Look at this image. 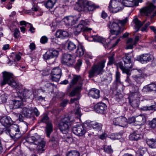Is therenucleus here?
Returning a JSON list of instances; mask_svg holds the SVG:
<instances>
[{"label":"nucleus","mask_w":156,"mask_h":156,"mask_svg":"<svg viewBox=\"0 0 156 156\" xmlns=\"http://www.w3.org/2000/svg\"><path fill=\"white\" fill-rule=\"evenodd\" d=\"M19 90V93L20 94V97L21 98L22 97L23 99H25L30 98L33 94L32 91L30 90H28L26 88L22 89V87Z\"/></svg>","instance_id":"nucleus-16"},{"label":"nucleus","mask_w":156,"mask_h":156,"mask_svg":"<svg viewBox=\"0 0 156 156\" xmlns=\"http://www.w3.org/2000/svg\"><path fill=\"white\" fill-rule=\"evenodd\" d=\"M107 109L106 105L102 102L99 103L94 106V110L98 113L104 114Z\"/></svg>","instance_id":"nucleus-17"},{"label":"nucleus","mask_w":156,"mask_h":156,"mask_svg":"<svg viewBox=\"0 0 156 156\" xmlns=\"http://www.w3.org/2000/svg\"><path fill=\"white\" fill-rule=\"evenodd\" d=\"M73 133L78 136H83L86 133V130L82 125H76L73 128Z\"/></svg>","instance_id":"nucleus-15"},{"label":"nucleus","mask_w":156,"mask_h":156,"mask_svg":"<svg viewBox=\"0 0 156 156\" xmlns=\"http://www.w3.org/2000/svg\"><path fill=\"white\" fill-rule=\"evenodd\" d=\"M7 96L5 94H3L0 96V100L2 102H5L7 99Z\"/></svg>","instance_id":"nucleus-56"},{"label":"nucleus","mask_w":156,"mask_h":156,"mask_svg":"<svg viewBox=\"0 0 156 156\" xmlns=\"http://www.w3.org/2000/svg\"><path fill=\"white\" fill-rule=\"evenodd\" d=\"M75 122L73 118L68 115H66L60 121L59 128L61 132L66 134L69 131L70 126Z\"/></svg>","instance_id":"nucleus-2"},{"label":"nucleus","mask_w":156,"mask_h":156,"mask_svg":"<svg viewBox=\"0 0 156 156\" xmlns=\"http://www.w3.org/2000/svg\"><path fill=\"white\" fill-rule=\"evenodd\" d=\"M134 66L133 64H131V65L129 66L128 65H126L125 64V66H123V64L122 62H119L117 64V66L118 68H119L122 71L123 73L127 72L128 71L130 70L131 69L133 70L135 69L133 68Z\"/></svg>","instance_id":"nucleus-21"},{"label":"nucleus","mask_w":156,"mask_h":156,"mask_svg":"<svg viewBox=\"0 0 156 156\" xmlns=\"http://www.w3.org/2000/svg\"><path fill=\"white\" fill-rule=\"evenodd\" d=\"M126 43L128 44L126 47L127 49H132L134 46L136 45V44H135L133 39L132 38L129 39L126 41Z\"/></svg>","instance_id":"nucleus-41"},{"label":"nucleus","mask_w":156,"mask_h":156,"mask_svg":"<svg viewBox=\"0 0 156 156\" xmlns=\"http://www.w3.org/2000/svg\"><path fill=\"white\" fill-rule=\"evenodd\" d=\"M132 99L131 98V96H129V103L134 108H138L139 105L140 101V97H135L132 96Z\"/></svg>","instance_id":"nucleus-24"},{"label":"nucleus","mask_w":156,"mask_h":156,"mask_svg":"<svg viewBox=\"0 0 156 156\" xmlns=\"http://www.w3.org/2000/svg\"><path fill=\"white\" fill-rule=\"evenodd\" d=\"M66 156H80V154L76 151H71L66 154Z\"/></svg>","instance_id":"nucleus-47"},{"label":"nucleus","mask_w":156,"mask_h":156,"mask_svg":"<svg viewBox=\"0 0 156 156\" xmlns=\"http://www.w3.org/2000/svg\"><path fill=\"white\" fill-rule=\"evenodd\" d=\"M155 8V6L153 3H150L147 6L141 8L140 10V12L141 15L149 16Z\"/></svg>","instance_id":"nucleus-10"},{"label":"nucleus","mask_w":156,"mask_h":156,"mask_svg":"<svg viewBox=\"0 0 156 156\" xmlns=\"http://www.w3.org/2000/svg\"><path fill=\"white\" fill-rule=\"evenodd\" d=\"M33 111L36 116H38L39 115L40 113L38 109L36 107L33 108Z\"/></svg>","instance_id":"nucleus-62"},{"label":"nucleus","mask_w":156,"mask_h":156,"mask_svg":"<svg viewBox=\"0 0 156 156\" xmlns=\"http://www.w3.org/2000/svg\"><path fill=\"white\" fill-rule=\"evenodd\" d=\"M99 6H96L94 4L90 2L84 1L83 3V7L81 8L79 11L83 10L88 11L89 12L92 11L96 8H99Z\"/></svg>","instance_id":"nucleus-11"},{"label":"nucleus","mask_w":156,"mask_h":156,"mask_svg":"<svg viewBox=\"0 0 156 156\" xmlns=\"http://www.w3.org/2000/svg\"><path fill=\"white\" fill-rule=\"evenodd\" d=\"M105 61H102L97 64L94 65L89 72V77L92 78L102 74L103 72V68L105 66Z\"/></svg>","instance_id":"nucleus-3"},{"label":"nucleus","mask_w":156,"mask_h":156,"mask_svg":"<svg viewBox=\"0 0 156 156\" xmlns=\"http://www.w3.org/2000/svg\"><path fill=\"white\" fill-rule=\"evenodd\" d=\"M55 36L57 38H63L64 37L68 36L69 34L66 31L58 30L57 31L55 34Z\"/></svg>","instance_id":"nucleus-34"},{"label":"nucleus","mask_w":156,"mask_h":156,"mask_svg":"<svg viewBox=\"0 0 156 156\" xmlns=\"http://www.w3.org/2000/svg\"><path fill=\"white\" fill-rule=\"evenodd\" d=\"M89 95L94 98L97 99L100 97V91L94 88L90 90Z\"/></svg>","instance_id":"nucleus-26"},{"label":"nucleus","mask_w":156,"mask_h":156,"mask_svg":"<svg viewBox=\"0 0 156 156\" xmlns=\"http://www.w3.org/2000/svg\"><path fill=\"white\" fill-rule=\"evenodd\" d=\"M93 40L95 41L98 42H101L103 44L104 46L106 48L105 46L108 45V42L107 43L106 42V40L105 39L102 38L100 36H94L93 37Z\"/></svg>","instance_id":"nucleus-33"},{"label":"nucleus","mask_w":156,"mask_h":156,"mask_svg":"<svg viewBox=\"0 0 156 156\" xmlns=\"http://www.w3.org/2000/svg\"><path fill=\"white\" fill-rule=\"evenodd\" d=\"M0 123L3 126L6 127L12 125L13 123L11 119L9 116H4L0 120Z\"/></svg>","instance_id":"nucleus-23"},{"label":"nucleus","mask_w":156,"mask_h":156,"mask_svg":"<svg viewBox=\"0 0 156 156\" xmlns=\"http://www.w3.org/2000/svg\"><path fill=\"white\" fill-rule=\"evenodd\" d=\"M151 24V23L150 22H148L147 23H146L144 26L142 27V29H141V30L142 31H145L147 27Z\"/></svg>","instance_id":"nucleus-63"},{"label":"nucleus","mask_w":156,"mask_h":156,"mask_svg":"<svg viewBox=\"0 0 156 156\" xmlns=\"http://www.w3.org/2000/svg\"><path fill=\"white\" fill-rule=\"evenodd\" d=\"M143 109L144 110H154L156 111V105H153L149 106L144 107Z\"/></svg>","instance_id":"nucleus-50"},{"label":"nucleus","mask_w":156,"mask_h":156,"mask_svg":"<svg viewBox=\"0 0 156 156\" xmlns=\"http://www.w3.org/2000/svg\"><path fill=\"white\" fill-rule=\"evenodd\" d=\"M121 3L119 1L112 0L108 6V9L111 12L116 13L121 11L123 8L120 6Z\"/></svg>","instance_id":"nucleus-9"},{"label":"nucleus","mask_w":156,"mask_h":156,"mask_svg":"<svg viewBox=\"0 0 156 156\" xmlns=\"http://www.w3.org/2000/svg\"><path fill=\"white\" fill-rule=\"evenodd\" d=\"M136 2V0H128L122 1V4L126 7H133L134 6L138 5V3Z\"/></svg>","instance_id":"nucleus-27"},{"label":"nucleus","mask_w":156,"mask_h":156,"mask_svg":"<svg viewBox=\"0 0 156 156\" xmlns=\"http://www.w3.org/2000/svg\"><path fill=\"white\" fill-rule=\"evenodd\" d=\"M122 59L125 65H127V64L131 63V58L130 56L126 55L122 57Z\"/></svg>","instance_id":"nucleus-46"},{"label":"nucleus","mask_w":156,"mask_h":156,"mask_svg":"<svg viewBox=\"0 0 156 156\" xmlns=\"http://www.w3.org/2000/svg\"><path fill=\"white\" fill-rule=\"evenodd\" d=\"M93 128L98 131L100 130L102 128V126L101 123H95L92 124Z\"/></svg>","instance_id":"nucleus-48"},{"label":"nucleus","mask_w":156,"mask_h":156,"mask_svg":"<svg viewBox=\"0 0 156 156\" xmlns=\"http://www.w3.org/2000/svg\"><path fill=\"white\" fill-rule=\"evenodd\" d=\"M142 91L144 93L156 92V82H153L143 87Z\"/></svg>","instance_id":"nucleus-18"},{"label":"nucleus","mask_w":156,"mask_h":156,"mask_svg":"<svg viewBox=\"0 0 156 156\" xmlns=\"http://www.w3.org/2000/svg\"><path fill=\"white\" fill-rule=\"evenodd\" d=\"M136 123L138 125H141L144 124L146 122V118L144 115H140L136 118Z\"/></svg>","instance_id":"nucleus-29"},{"label":"nucleus","mask_w":156,"mask_h":156,"mask_svg":"<svg viewBox=\"0 0 156 156\" xmlns=\"http://www.w3.org/2000/svg\"><path fill=\"white\" fill-rule=\"evenodd\" d=\"M5 133L9 134L14 141H16L21 136L19 126L17 125H12L5 130Z\"/></svg>","instance_id":"nucleus-5"},{"label":"nucleus","mask_w":156,"mask_h":156,"mask_svg":"<svg viewBox=\"0 0 156 156\" xmlns=\"http://www.w3.org/2000/svg\"><path fill=\"white\" fill-rule=\"evenodd\" d=\"M48 41V37L45 36H44L41 38L40 42L42 44H45Z\"/></svg>","instance_id":"nucleus-53"},{"label":"nucleus","mask_w":156,"mask_h":156,"mask_svg":"<svg viewBox=\"0 0 156 156\" xmlns=\"http://www.w3.org/2000/svg\"><path fill=\"white\" fill-rule=\"evenodd\" d=\"M115 81L117 83H121L120 77L121 74L117 70L115 74Z\"/></svg>","instance_id":"nucleus-51"},{"label":"nucleus","mask_w":156,"mask_h":156,"mask_svg":"<svg viewBox=\"0 0 156 156\" xmlns=\"http://www.w3.org/2000/svg\"><path fill=\"white\" fill-rule=\"evenodd\" d=\"M76 17L75 16H68L64 18V21L69 24H72L75 22Z\"/></svg>","instance_id":"nucleus-36"},{"label":"nucleus","mask_w":156,"mask_h":156,"mask_svg":"<svg viewBox=\"0 0 156 156\" xmlns=\"http://www.w3.org/2000/svg\"><path fill=\"white\" fill-rule=\"evenodd\" d=\"M144 153V150H139L136 152V156H143Z\"/></svg>","instance_id":"nucleus-59"},{"label":"nucleus","mask_w":156,"mask_h":156,"mask_svg":"<svg viewBox=\"0 0 156 156\" xmlns=\"http://www.w3.org/2000/svg\"><path fill=\"white\" fill-rule=\"evenodd\" d=\"M44 86L47 89L49 93L52 94L54 92V88L56 87L55 85L50 83L47 82L45 84Z\"/></svg>","instance_id":"nucleus-38"},{"label":"nucleus","mask_w":156,"mask_h":156,"mask_svg":"<svg viewBox=\"0 0 156 156\" xmlns=\"http://www.w3.org/2000/svg\"><path fill=\"white\" fill-rule=\"evenodd\" d=\"M150 127L154 129L156 127V118H154L148 123Z\"/></svg>","instance_id":"nucleus-49"},{"label":"nucleus","mask_w":156,"mask_h":156,"mask_svg":"<svg viewBox=\"0 0 156 156\" xmlns=\"http://www.w3.org/2000/svg\"><path fill=\"white\" fill-rule=\"evenodd\" d=\"M142 137L141 135L137 132H134L131 134L129 136V138L131 140L137 141Z\"/></svg>","instance_id":"nucleus-31"},{"label":"nucleus","mask_w":156,"mask_h":156,"mask_svg":"<svg viewBox=\"0 0 156 156\" xmlns=\"http://www.w3.org/2000/svg\"><path fill=\"white\" fill-rule=\"evenodd\" d=\"M57 1V0H48L44 3V5L48 9H50L53 7Z\"/></svg>","instance_id":"nucleus-37"},{"label":"nucleus","mask_w":156,"mask_h":156,"mask_svg":"<svg viewBox=\"0 0 156 156\" xmlns=\"http://www.w3.org/2000/svg\"><path fill=\"white\" fill-rule=\"evenodd\" d=\"M154 58L153 56L149 54H143L137 57L138 60L143 63L152 61Z\"/></svg>","instance_id":"nucleus-14"},{"label":"nucleus","mask_w":156,"mask_h":156,"mask_svg":"<svg viewBox=\"0 0 156 156\" xmlns=\"http://www.w3.org/2000/svg\"><path fill=\"white\" fill-rule=\"evenodd\" d=\"M133 21L135 24V27L136 32H137L141 27L145 23L146 20L141 22L136 17L133 19Z\"/></svg>","instance_id":"nucleus-30"},{"label":"nucleus","mask_w":156,"mask_h":156,"mask_svg":"<svg viewBox=\"0 0 156 156\" xmlns=\"http://www.w3.org/2000/svg\"><path fill=\"white\" fill-rule=\"evenodd\" d=\"M83 81V79L82 78L80 75H73L72 79L70 82V85L71 86H73L79 82V86H81L82 87Z\"/></svg>","instance_id":"nucleus-20"},{"label":"nucleus","mask_w":156,"mask_h":156,"mask_svg":"<svg viewBox=\"0 0 156 156\" xmlns=\"http://www.w3.org/2000/svg\"><path fill=\"white\" fill-rule=\"evenodd\" d=\"M108 27L110 29V36L109 38L110 40L116 38L117 36L122 33L121 27L118 24L115 22H109Z\"/></svg>","instance_id":"nucleus-4"},{"label":"nucleus","mask_w":156,"mask_h":156,"mask_svg":"<svg viewBox=\"0 0 156 156\" xmlns=\"http://www.w3.org/2000/svg\"><path fill=\"white\" fill-rule=\"evenodd\" d=\"M3 79L1 82L2 86L8 84L13 88L20 90L23 86L21 84L14 80L12 73L7 72H3Z\"/></svg>","instance_id":"nucleus-1"},{"label":"nucleus","mask_w":156,"mask_h":156,"mask_svg":"<svg viewBox=\"0 0 156 156\" xmlns=\"http://www.w3.org/2000/svg\"><path fill=\"white\" fill-rule=\"evenodd\" d=\"M23 101H25V100L23 99L22 97L21 98L20 97L19 98H18L12 101V108L16 109L20 108L22 102Z\"/></svg>","instance_id":"nucleus-25"},{"label":"nucleus","mask_w":156,"mask_h":156,"mask_svg":"<svg viewBox=\"0 0 156 156\" xmlns=\"http://www.w3.org/2000/svg\"><path fill=\"white\" fill-rule=\"evenodd\" d=\"M85 51L83 46L81 45H80L78 46V48L76 51V54L77 56L81 57L84 53Z\"/></svg>","instance_id":"nucleus-40"},{"label":"nucleus","mask_w":156,"mask_h":156,"mask_svg":"<svg viewBox=\"0 0 156 156\" xmlns=\"http://www.w3.org/2000/svg\"><path fill=\"white\" fill-rule=\"evenodd\" d=\"M51 80L54 81H58L62 75L61 69L59 67H57L53 69L51 71Z\"/></svg>","instance_id":"nucleus-12"},{"label":"nucleus","mask_w":156,"mask_h":156,"mask_svg":"<svg viewBox=\"0 0 156 156\" xmlns=\"http://www.w3.org/2000/svg\"><path fill=\"white\" fill-rule=\"evenodd\" d=\"M40 121L41 122L45 123L46 124V125L52 123L51 121L49 119L48 115H43L40 120Z\"/></svg>","instance_id":"nucleus-45"},{"label":"nucleus","mask_w":156,"mask_h":156,"mask_svg":"<svg viewBox=\"0 0 156 156\" xmlns=\"http://www.w3.org/2000/svg\"><path fill=\"white\" fill-rule=\"evenodd\" d=\"M82 86H77L75 87L69 93V95L71 97H73L75 96L79 95L82 90Z\"/></svg>","instance_id":"nucleus-28"},{"label":"nucleus","mask_w":156,"mask_h":156,"mask_svg":"<svg viewBox=\"0 0 156 156\" xmlns=\"http://www.w3.org/2000/svg\"><path fill=\"white\" fill-rule=\"evenodd\" d=\"M147 144L152 148H156V142L153 139H147L146 140Z\"/></svg>","instance_id":"nucleus-42"},{"label":"nucleus","mask_w":156,"mask_h":156,"mask_svg":"<svg viewBox=\"0 0 156 156\" xmlns=\"http://www.w3.org/2000/svg\"><path fill=\"white\" fill-rule=\"evenodd\" d=\"M46 97V95H44L43 96H42L41 95H39L37 96V99L38 100L43 101L44 100Z\"/></svg>","instance_id":"nucleus-64"},{"label":"nucleus","mask_w":156,"mask_h":156,"mask_svg":"<svg viewBox=\"0 0 156 156\" xmlns=\"http://www.w3.org/2000/svg\"><path fill=\"white\" fill-rule=\"evenodd\" d=\"M128 122L129 124H131L135 122V123H136V118L133 117H130L129 119L128 122Z\"/></svg>","instance_id":"nucleus-58"},{"label":"nucleus","mask_w":156,"mask_h":156,"mask_svg":"<svg viewBox=\"0 0 156 156\" xmlns=\"http://www.w3.org/2000/svg\"><path fill=\"white\" fill-rule=\"evenodd\" d=\"M76 48V46L73 42L69 41L67 44V48L68 50L72 51L75 50Z\"/></svg>","instance_id":"nucleus-44"},{"label":"nucleus","mask_w":156,"mask_h":156,"mask_svg":"<svg viewBox=\"0 0 156 156\" xmlns=\"http://www.w3.org/2000/svg\"><path fill=\"white\" fill-rule=\"evenodd\" d=\"M134 80L136 82L138 86H140L144 81V76L141 74L140 75H135L133 76Z\"/></svg>","instance_id":"nucleus-39"},{"label":"nucleus","mask_w":156,"mask_h":156,"mask_svg":"<svg viewBox=\"0 0 156 156\" xmlns=\"http://www.w3.org/2000/svg\"><path fill=\"white\" fill-rule=\"evenodd\" d=\"M20 31L17 29H16L15 30L14 33V36L16 38H18L20 35Z\"/></svg>","instance_id":"nucleus-57"},{"label":"nucleus","mask_w":156,"mask_h":156,"mask_svg":"<svg viewBox=\"0 0 156 156\" xmlns=\"http://www.w3.org/2000/svg\"><path fill=\"white\" fill-rule=\"evenodd\" d=\"M125 73H126L127 75L126 79V82H128L129 83H131V82L129 78V77L131 75V73L130 72V70L128 71V72H126Z\"/></svg>","instance_id":"nucleus-55"},{"label":"nucleus","mask_w":156,"mask_h":156,"mask_svg":"<svg viewBox=\"0 0 156 156\" xmlns=\"http://www.w3.org/2000/svg\"><path fill=\"white\" fill-rule=\"evenodd\" d=\"M28 24V26L30 28L29 30L31 33H34V32L35 28H34L32 25L30 23H27Z\"/></svg>","instance_id":"nucleus-60"},{"label":"nucleus","mask_w":156,"mask_h":156,"mask_svg":"<svg viewBox=\"0 0 156 156\" xmlns=\"http://www.w3.org/2000/svg\"><path fill=\"white\" fill-rule=\"evenodd\" d=\"M68 101H69L67 100H64L60 103V105L62 107H64L66 106Z\"/></svg>","instance_id":"nucleus-61"},{"label":"nucleus","mask_w":156,"mask_h":156,"mask_svg":"<svg viewBox=\"0 0 156 156\" xmlns=\"http://www.w3.org/2000/svg\"><path fill=\"white\" fill-rule=\"evenodd\" d=\"M76 61V57L73 55L68 53L63 54L62 58V63L68 66H73Z\"/></svg>","instance_id":"nucleus-7"},{"label":"nucleus","mask_w":156,"mask_h":156,"mask_svg":"<svg viewBox=\"0 0 156 156\" xmlns=\"http://www.w3.org/2000/svg\"><path fill=\"white\" fill-rule=\"evenodd\" d=\"M37 149L38 150L40 151L42 150L43 151L44 150L43 149V148L44 147L45 144V142L43 141L41 139V138H40V141L39 142L37 141Z\"/></svg>","instance_id":"nucleus-43"},{"label":"nucleus","mask_w":156,"mask_h":156,"mask_svg":"<svg viewBox=\"0 0 156 156\" xmlns=\"http://www.w3.org/2000/svg\"><path fill=\"white\" fill-rule=\"evenodd\" d=\"M76 106L77 108L75 110V114L77 115L78 116L80 117L81 115V113L80 108L79 107V105L78 104L76 105Z\"/></svg>","instance_id":"nucleus-54"},{"label":"nucleus","mask_w":156,"mask_h":156,"mask_svg":"<svg viewBox=\"0 0 156 156\" xmlns=\"http://www.w3.org/2000/svg\"><path fill=\"white\" fill-rule=\"evenodd\" d=\"M40 136L38 135L37 133H36L34 136H28L26 138V140L28 143H34L35 144H37L36 143L37 141L39 142L40 141Z\"/></svg>","instance_id":"nucleus-22"},{"label":"nucleus","mask_w":156,"mask_h":156,"mask_svg":"<svg viewBox=\"0 0 156 156\" xmlns=\"http://www.w3.org/2000/svg\"><path fill=\"white\" fill-rule=\"evenodd\" d=\"M58 54L59 52L58 51L52 49L50 50L48 52H46L43 55V58L48 60V62H49V63L51 64L53 63L54 61V58L57 57Z\"/></svg>","instance_id":"nucleus-8"},{"label":"nucleus","mask_w":156,"mask_h":156,"mask_svg":"<svg viewBox=\"0 0 156 156\" xmlns=\"http://www.w3.org/2000/svg\"><path fill=\"white\" fill-rule=\"evenodd\" d=\"M33 108H23V109L22 114L27 118L34 119L35 117L32 113Z\"/></svg>","instance_id":"nucleus-19"},{"label":"nucleus","mask_w":156,"mask_h":156,"mask_svg":"<svg viewBox=\"0 0 156 156\" xmlns=\"http://www.w3.org/2000/svg\"><path fill=\"white\" fill-rule=\"evenodd\" d=\"M53 131V127L52 123L47 124L45 127V131L47 136L49 137L51 133Z\"/></svg>","instance_id":"nucleus-35"},{"label":"nucleus","mask_w":156,"mask_h":156,"mask_svg":"<svg viewBox=\"0 0 156 156\" xmlns=\"http://www.w3.org/2000/svg\"><path fill=\"white\" fill-rule=\"evenodd\" d=\"M90 22V21L87 20H82L80 21L74 32L75 35L79 34L82 31L87 32H90L92 30V28L87 27V26L89 25Z\"/></svg>","instance_id":"nucleus-6"},{"label":"nucleus","mask_w":156,"mask_h":156,"mask_svg":"<svg viewBox=\"0 0 156 156\" xmlns=\"http://www.w3.org/2000/svg\"><path fill=\"white\" fill-rule=\"evenodd\" d=\"M133 90L129 96H131V98L132 99V96L135 97H140L139 94V88L138 86L134 85L132 87Z\"/></svg>","instance_id":"nucleus-32"},{"label":"nucleus","mask_w":156,"mask_h":156,"mask_svg":"<svg viewBox=\"0 0 156 156\" xmlns=\"http://www.w3.org/2000/svg\"><path fill=\"white\" fill-rule=\"evenodd\" d=\"M104 151L108 153H111L113 152V150L111 147L110 146H105L104 147Z\"/></svg>","instance_id":"nucleus-52"},{"label":"nucleus","mask_w":156,"mask_h":156,"mask_svg":"<svg viewBox=\"0 0 156 156\" xmlns=\"http://www.w3.org/2000/svg\"><path fill=\"white\" fill-rule=\"evenodd\" d=\"M114 125L122 127H125L127 124V119L124 116H121L115 118L113 120Z\"/></svg>","instance_id":"nucleus-13"}]
</instances>
